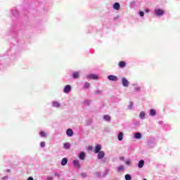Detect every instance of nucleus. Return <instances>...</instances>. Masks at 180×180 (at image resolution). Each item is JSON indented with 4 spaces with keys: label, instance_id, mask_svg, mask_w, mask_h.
Listing matches in <instances>:
<instances>
[{
    "label": "nucleus",
    "instance_id": "c85d7f7f",
    "mask_svg": "<svg viewBox=\"0 0 180 180\" xmlns=\"http://www.w3.org/2000/svg\"><path fill=\"white\" fill-rule=\"evenodd\" d=\"M103 119L105 122H110L112 120V117L109 115H104Z\"/></svg>",
    "mask_w": 180,
    "mask_h": 180
},
{
    "label": "nucleus",
    "instance_id": "603ef678",
    "mask_svg": "<svg viewBox=\"0 0 180 180\" xmlns=\"http://www.w3.org/2000/svg\"><path fill=\"white\" fill-rule=\"evenodd\" d=\"M27 180H34V179H33V176H29Z\"/></svg>",
    "mask_w": 180,
    "mask_h": 180
},
{
    "label": "nucleus",
    "instance_id": "72a5a7b5",
    "mask_svg": "<svg viewBox=\"0 0 180 180\" xmlns=\"http://www.w3.org/2000/svg\"><path fill=\"white\" fill-rule=\"evenodd\" d=\"M139 119H141V120H144V119H146V112L141 111L139 113Z\"/></svg>",
    "mask_w": 180,
    "mask_h": 180
},
{
    "label": "nucleus",
    "instance_id": "412c9836",
    "mask_svg": "<svg viewBox=\"0 0 180 180\" xmlns=\"http://www.w3.org/2000/svg\"><path fill=\"white\" fill-rule=\"evenodd\" d=\"M94 123V120L92 118H89L85 120L84 126H92V124Z\"/></svg>",
    "mask_w": 180,
    "mask_h": 180
},
{
    "label": "nucleus",
    "instance_id": "3c124183",
    "mask_svg": "<svg viewBox=\"0 0 180 180\" xmlns=\"http://www.w3.org/2000/svg\"><path fill=\"white\" fill-rule=\"evenodd\" d=\"M9 177L8 176H4V177H2V180H8Z\"/></svg>",
    "mask_w": 180,
    "mask_h": 180
},
{
    "label": "nucleus",
    "instance_id": "473e14b6",
    "mask_svg": "<svg viewBox=\"0 0 180 180\" xmlns=\"http://www.w3.org/2000/svg\"><path fill=\"white\" fill-rule=\"evenodd\" d=\"M91 88V83L86 82L83 85V89H89Z\"/></svg>",
    "mask_w": 180,
    "mask_h": 180
},
{
    "label": "nucleus",
    "instance_id": "f03ea898",
    "mask_svg": "<svg viewBox=\"0 0 180 180\" xmlns=\"http://www.w3.org/2000/svg\"><path fill=\"white\" fill-rule=\"evenodd\" d=\"M30 25L20 24V27L13 24L8 31V36H11L10 48L4 53L0 54V71L4 68V65L10 61H15L20 57V50H26V41L21 34H27L30 32Z\"/></svg>",
    "mask_w": 180,
    "mask_h": 180
},
{
    "label": "nucleus",
    "instance_id": "f3484780",
    "mask_svg": "<svg viewBox=\"0 0 180 180\" xmlns=\"http://www.w3.org/2000/svg\"><path fill=\"white\" fill-rule=\"evenodd\" d=\"M110 101L112 102V103H114V105H117V103H119L120 98H119V97L115 96H112L110 98Z\"/></svg>",
    "mask_w": 180,
    "mask_h": 180
},
{
    "label": "nucleus",
    "instance_id": "49530a36",
    "mask_svg": "<svg viewBox=\"0 0 180 180\" xmlns=\"http://www.w3.org/2000/svg\"><path fill=\"white\" fill-rule=\"evenodd\" d=\"M150 8H146L145 9V13H150Z\"/></svg>",
    "mask_w": 180,
    "mask_h": 180
},
{
    "label": "nucleus",
    "instance_id": "2f4dec72",
    "mask_svg": "<svg viewBox=\"0 0 180 180\" xmlns=\"http://www.w3.org/2000/svg\"><path fill=\"white\" fill-rule=\"evenodd\" d=\"M63 148H65V150H70L71 148V143H70V142L63 143Z\"/></svg>",
    "mask_w": 180,
    "mask_h": 180
},
{
    "label": "nucleus",
    "instance_id": "a18cd8bd",
    "mask_svg": "<svg viewBox=\"0 0 180 180\" xmlns=\"http://www.w3.org/2000/svg\"><path fill=\"white\" fill-rule=\"evenodd\" d=\"M81 176L82 178H86V176H87L86 173H85V172L81 173Z\"/></svg>",
    "mask_w": 180,
    "mask_h": 180
},
{
    "label": "nucleus",
    "instance_id": "0eeeda50",
    "mask_svg": "<svg viewBox=\"0 0 180 180\" xmlns=\"http://www.w3.org/2000/svg\"><path fill=\"white\" fill-rule=\"evenodd\" d=\"M70 77L72 79L77 80L79 79V77H81V72L80 71H71Z\"/></svg>",
    "mask_w": 180,
    "mask_h": 180
},
{
    "label": "nucleus",
    "instance_id": "de8ad7c7",
    "mask_svg": "<svg viewBox=\"0 0 180 180\" xmlns=\"http://www.w3.org/2000/svg\"><path fill=\"white\" fill-rule=\"evenodd\" d=\"M119 18H120V16L117 15V16L114 17L113 20L116 21V20H117V19H119Z\"/></svg>",
    "mask_w": 180,
    "mask_h": 180
},
{
    "label": "nucleus",
    "instance_id": "c756f323",
    "mask_svg": "<svg viewBox=\"0 0 180 180\" xmlns=\"http://www.w3.org/2000/svg\"><path fill=\"white\" fill-rule=\"evenodd\" d=\"M132 86H135L134 88V92H140V91H141V87L137 86L136 84H133Z\"/></svg>",
    "mask_w": 180,
    "mask_h": 180
},
{
    "label": "nucleus",
    "instance_id": "2eb2a0df",
    "mask_svg": "<svg viewBox=\"0 0 180 180\" xmlns=\"http://www.w3.org/2000/svg\"><path fill=\"white\" fill-rule=\"evenodd\" d=\"M102 151V145L100 143H97L94 149V154H98V153H101Z\"/></svg>",
    "mask_w": 180,
    "mask_h": 180
},
{
    "label": "nucleus",
    "instance_id": "ddd939ff",
    "mask_svg": "<svg viewBox=\"0 0 180 180\" xmlns=\"http://www.w3.org/2000/svg\"><path fill=\"white\" fill-rule=\"evenodd\" d=\"M77 157L80 161H84L85 158H86V153L82 150L77 154Z\"/></svg>",
    "mask_w": 180,
    "mask_h": 180
},
{
    "label": "nucleus",
    "instance_id": "a211bd4d",
    "mask_svg": "<svg viewBox=\"0 0 180 180\" xmlns=\"http://www.w3.org/2000/svg\"><path fill=\"white\" fill-rule=\"evenodd\" d=\"M118 67L119 68H126V67H127V63L125 60H120L118 63Z\"/></svg>",
    "mask_w": 180,
    "mask_h": 180
},
{
    "label": "nucleus",
    "instance_id": "c03bdc74",
    "mask_svg": "<svg viewBox=\"0 0 180 180\" xmlns=\"http://www.w3.org/2000/svg\"><path fill=\"white\" fill-rule=\"evenodd\" d=\"M94 150V147L92 146H89L87 147V151H92Z\"/></svg>",
    "mask_w": 180,
    "mask_h": 180
},
{
    "label": "nucleus",
    "instance_id": "f8f14e48",
    "mask_svg": "<svg viewBox=\"0 0 180 180\" xmlns=\"http://www.w3.org/2000/svg\"><path fill=\"white\" fill-rule=\"evenodd\" d=\"M121 84L122 86L124 88H129V85H130V82L126 77H122L121 79Z\"/></svg>",
    "mask_w": 180,
    "mask_h": 180
},
{
    "label": "nucleus",
    "instance_id": "4c0bfd02",
    "mask_svg": "<svg viewBox=\"0 0 180 180\" xmlns=\"http://www.w3.org/2000/svg\"><path fill=\"white\" fill-rule=\"evenodd\" d=\"M125 165H127L128 167H130L131 165V160L127 159L125 160Z\"/></svg>",
    "mask_w": 180,
    "mask_h": 180
},
{
    "label": "nucleus",
    "instance_id": "b1692460",
    "mask_svg": "<svg viewBox=\"0 0 180 180\" xmlns=\"http://www.w3.org/2000/svg\"><path fill=\"white\" fill-rule=\"evenodd\" d=\"M88 30H89V33H94V32H98V29H96V27L93 26H89Z\"/></svg>",
    "mask_w": 180,
    "mask_h": 180
},
{
    "label": "nucleus",
    "instance_id": "7c9ffc66",
    "mask_svg": "<svg viewBox=\"0 0 180 180\" xmlns=\"http://www.w3.org/2000/svg\"><path fill=\"white\" fill-rule=\"evenodd\" d=\"M117 172H124V165H120L117 167Z\"/></svg>",
    "mask_w": 180,
    "mask_h": 180
},
{
    "label": "nucleus",
    "instance_id": "e433bc0d",
    "mask_svg": "<svg viewBox=\"0 0 180 180\" xmlns=\"http://www.w3.org/2000/svg\"><path fill=\"white\" fill-rule=\"evenodd\" d=\"M133 106H134V103L133 101H129V105L127 107L129 110H131L133 109Z\"/></svg>",
    "mask_w": 180,
    "mask_h": 180
},
{
    "label": "nucleus",
    "instance_id": "f704fd0d",
    "mask_svg": "<svg viewBox=\"0 0 180 180\" xmlns=\"http://www.w3.org/2000/svg\"><path fill=\"white\" fill-rule=\"evenodd\" d=\"M144 160H140L138 162V168H143L144 167Z\"/></svg>",
    "mask_w": 180,
    "mask_h": 180
},
{
    "label": "nucleus",
    "instance_id": "9d476101",
    "mask_svg": "<svg viewBox=\"0 0 180 180\" xmlns=\"http://www.w3.org/2000/svg\"><path fill=\"white\" fill-rule=\"evenodd\" d=\"M86 78L87 79L96 80V79H99V75H98L97 74H95V73H91V74L86 75Z\"/></svg>",
    "mask_w": 180,
    "mask_h": 180
},
{
    "label": "nucleus",
    "instance_id": "a878e982",
    "mask_svg": "<svg viewBox=\"0 0 180 180\" xmlns=\"http://www.w3.org/2000/svg\"><path fill=\"white\" fill-rule=\"evenodd\" d=\"M123 137H124V134L123 131H120L117 135V139L119 141H123Z\"/></svg>",
    "mask_w": 180,
    "mask_h": 180
},
{
    "label": "nucleus",
    "instance_id": "1a4fd4ad",
    "mask_svg": "<svg viewBox=\"0 0 180 180\" xmlns=\"http://www.w3.org/2000/svg\"><path fill=\"white\" fill-rule=\"evenodd\" d=\"M72 164L73 167L76 168V169H81L82 165H81V162H79V160L78 159L73 160Z\"/></svg>",
    "mask_w": 180,
    "mask_h": 180
},
{
    "label": "nucleus",
    "instance_id": "cd10ccee",
    "mask_svg": "<svg viewBox=\"0 0 180 180\" xmlns=\"http://www.w3.org/2000/svg\"><path fill=\"white\" fill-rule=\"evenodd\" d=\"M68 164V159L67 158H63L60 162V165L63 167L67 165Z\"/></svg>",
    "mask_w": 180,
    "mask_h": 180
},
{
    "label": "nucleus",
    "instance_id": "f257e3e1",
    "mask_svg": "<svg viewBox=\"0 0 180 180\" xmlns=\"http://www.w3.org/2000/svg\"><path fill=\"white\" fill-rule=\"evenodd\" d=\"M43 9H44V5L40 1H37L34 6L32 4L24 3L11 8L9 11V16L12 20L10 29L12 25H15L19 28L22 23L31 27L27 34L38 30L40 21L36 18V16L40 15Z\"/></svg>",
    "mask_w": 180,
    "mask_h": 180
},
{
    "label": "nucleus",
    "instance_id": "4be33fe9",
    "mask_svg": "<svg viewBox=\"0 0 180 180\" xmlns=\"http://www.w3.org/2000/svg\"><path fill=\"white\" fill-rule=\"evenodd\" d=\"M149 116H150L151 117H154L155 116H157V110L154 108L150 109Z\"/></svg>",
    "mask_w": 180,
    "mask_h": 180
},
{
    "label": "nucleus",
    "instance_id": "393cba45",
    "mask_svg": "<svg viewBox=\"0 0 180 180\" xmlns=\"http://www.w3.org/2000/svg\"><path fill=\"white\" fill-rule=\"evenodd\" d=\"M91 103H92V100L91 99H86L82 102V105H84V106H89Z\"/></svg>",
    "mask_w": 180,
    "mask_h": 180
},
{
    "label": "nucleus",
    "instance_id": "09e8293b",
    "mask_svg": "<svg viewBox=\"0 0 180 180\" xmlns=\"http://www.w3.org/2000/svg\"><path fill=\"white\" fill-rule=\"evenodd\" d=\"M54 176H58V177H60V173H58V172H55V174H54Z\"/></svg>",
    "mask_w": 180,
    "mask_h": 180
},
{
    "label": "nucleus",
    "instance_id": "20e7f679",
    "mask_svg": "<svg viewBox=\"0 0 180 180\" xmlns=\"http://www.w3.org/2000/svg\"><path fill=\"white\" fill-rule=\"evenodd\" d=\"M109 172H110V169L109 167H105L103 174L101 172H96L94 174H95L96 178L101 179V178H106V176L109 175Z\"/></svg>",
    "mask_w": 180,
    "mask_h": 180
},
{
    "label": "nucleus",
    "instance_id": "5701e85b",
    "mask_svg": "<svg viewBox=\"0 0 180 180\" xmlns=\"http://www.w3.org/2000/svg\"><path fill=\"white\" fill-rule=\"evenodd\" d=\"M66 135L68 136V137H72V136H74V131L72 130V129L68 128L66 130Z\"/></svg>",
    "mask_w": 180,
    "mask_h": 180
},
{
    "label": "nucleus",
    "instance_id": "6e6552de",
    "mask_svg": "<svg viewBox=\"0 0 180 180\" xmlns=\"http://www.w3.org/2000/svg\"><path fill=\"white\" fill-rule=\"evenodd\" d=\"M139 6H140V2L139 0H134L129 4V8L131 9H136V8H139Z\"/></svg>",
    "mask_w": 180,
    "mask_h": 180
},
{
    "label": "nucleus",
    "instance_id": "79ce46f5",
    "mask_svg": "<svg viewBox=\"0 0 180 180\" xmlns=\"http://www.w3.org/2000/svg\"><path fill=\"white\" fill-rule=\"evenodd\" d=\"M133 124L135 127H138V126H140L141 123L140 121H135Z\"/></svg>",
    "mask_w": 180,
    "mask_h": 180
},
{
    "label": "nucleus",
    "instance_id": "aec40b11",
    "mask_svg": "<svg viewBox=\"0 0 180 180\" xmlns=\"http://www.w3.org/2000/svg\"><path fill=\"white\" fill-rule=\"evenodd\" d=\"M105 151L103 150L97 153V160H102L103 158H105Z\"/></svg>",
    "mask_w": 180,
    "mask_h": 180
},
{
    "label": "nucleus",
    "instance_id": "58836bf2",
    "mask_svg": "<svg viewBox=\"0 0 180 180\" xmlns=\"http://www.w3.org/2000/svg\"><path fill=\"white\" fill-rule=\"evenodd\" d=\"M102 90H99V89H96L94 92V95H102Z\"/></svg>",
    "mask_w": 180,
    "mask_h": 180
},
{
    "label": "nucleus",
    "instance_id": "bb28decb",
    "mask_svg": "<svg viewBox=\"0 0 180 180\" xmlns=\"http://www.w3.org/2000/svg\"><path fill=\"white\" fill-rule=\"evenodd\" d=\"M112 8L115 11H119V9H120V4L119 2L114 3L112 5Z\"/></svg>",
    "mask_w": 180,
    "mask_h": 180
},
{
    "label": "nucleus",
    "instance_id": "a19ab883",
    "mask_svg": "<svg viewBox=\"0 0 180 180\" xmlns=\"http://www.w3.org/2000/svg\"><path fill=\"white\" fill-rule=\"evenodd\" d=\"M125 180H131V174H127L124 176Z\"/></svg>",
    "mask_w": 180,
    "mask_h": 180
},
{
    "label": "nucleus",
    "instance_id": "c9c22d12",
    "mask_svg": "<svg viewBox=\"0 0 180 180\" xmlns=\"http://www.w3.org/2000/svg\"><path fill=\"white\" fill-rule=\"evenodd\" d=\"M39 134L40 137H42L44 139L47 137V133H46V131H40Z\"/></svg>",
    "mask_w": 180,
    "mask_h": 180
},
{
    "label": "nucleus",
    "instance_id": "864d4df0",
    "mask_svg": "<svg viewBox=\"0 0 180 180\" xmlns=\"http://www.w3.org/2000/svg\"><path fill=\"white\" fill-rule=\"evenodd\" d=\"M6 172H8V173L11 172V169H6Z\"/></svg>",
    "mask_w": 180,
    "mask_h": 180
},
{
    "label": "nucleus",
    "instance_id": "423d86ee",
    "mask_svg": "<svg viewBox=\"0 0 180 180\" xmlns=\"http://www.w3.org/2000/svg\"><path fill=\"white\" fill-rule=\"evenodd\" d=\"M158 125L161 126L165 131H171L172 129L169 124L164 123L162 121H158Z\"/></svg>",
    "mask_w": 180,
    "mask_h": 180
},
{
    "label": "nucleus",
    "instance_id": "7ed1b4c3",
    "mask_svg": "<svg viewBox=\"0 0 180 180\" xmlns=\"http://www.w3.org/2000/svg\"><path fill=\"white\" fill-rule=\"evenodd\" d=\"M147 148L153 149L157 146V138L149 136L146 138Z\"/></svg>",
    "mask_w": 180,
    "mask_h": 180
},
{
    "label": "nucleus",
    "instance_id": "8fccbe9b",
    "mask_svg": "<svg viewBox=\"0 0 180 180\" xmlns=\"http://www.w3.org/2000/svg\"><path fill=\"white\" fill-rule=\"evenodd\" d=\"M120 161H124V156H120Z\"/></svg>",
    "mask_w": 180,
    "mask_h": 180
},
{
    "label": "nucleus",
    "instance_id": "dca6fc26",
    "mask_svg": "<svg viewBox=\"0 0 180 180\" xmlns=\"http://www.w3.org/2000/svg\"><path fill=\"white\" fill-rule=\"evenodd\" d=\"M133 139H134V140H141V139H143V134L139 131L136 132L134 134Z\"/></svg>",
    "mask_w": 180,
    "mask_h": 180
},
{
    "label": "nucleus",
    "instance_id": "4468645a",
    "mask_svg": "<svg viewBox=\"0 0 180 180\" xmlns=\"http://www.w3.org/2000/svg\"><path fill=\"white\" fill-rule=\"evenodd\" d=\"M71 91H72V86L70 84H67L63 88V94H68Z\"/></svg>",
    "mask_w": 180,
    "mask_h": 180
},
{
    "label": "nucleus",
    "instance_id": "9b49d317",
    "mask_svg": "<svg viewBox=\"0 0 180 180\" xmlns=\"http://www.w3.org/2000/svg\"><path fill=\"white\" fill-rule=\"evenodd\" d=\"M107 79L112 82H117V81H119V77L115 75H110L107 76Z\"/></svg>",
    "mask_w": 180,
    "mask_h": 180
},
{
    "label": "nucleus",
    "instance_id": "ea45409f",
    "mask_svg": "<svg viewBox=\"0 0 180 180\" xmlns=\"http://www.w3.org/2000/svg\"><path fill=\"white\" fill-rule=\"evenodd\" d=\"M138 15L139 16H140V18H144V15H145L144 11H138Z\"/></svg>",
    "mask_w": 180,
    "mask_h": 180
},
{
    "label": "nucleus",
    "instance_id": "37998d69",
    "mask_svg": "<svg viewBox=\"0 0 180 180\" xmlns=\"http://www.w3.org/2000/svg\"><path fill=\"white\" fill-rule=\"evenodd\" d=\"M40 147H41V148H44V147H46V142L41 141L40 142Z\"/></svg>",
    "mask_w": 180,
    "mask_h": 180
},
{
    "label": "nucleus",
    "instance_id": "6ab92c4d",
    "mask_svg": "<svg viewBox=\"0 0 180 180\" xmlns=\"http://www.w3.org/2000/svg\"><path fill=\"white\" fill-rule=\"evenodd\" d=\"M52 108H56V109H59V108H61V103L57 101H53Z\"/></svg>",
    "mask_w": 180,
    "mask_h": 180
},
{
    "label": "nucleus",
    "instance_id": "6e6d98bb",
    "mask_svg": "<svg viewBox=\"0 0 180 180\" xmlns=\"http://www.w3.org/2000/svg\"><path fill=\"white\" fill-rule=\"evenodd\" d=\"M103 26H105L106 25V23L104 22H103Z\"/></svg>",
    "mask_w": 180,
    "mask_h": 180
},
{
    "label": "nucleus",
    "instance_id": "5fc2aeb1",
    "mask_svg": "<svg viewBox=\"0 0 180 180\" xmlns=\"http://www.w3.org/2000/svg\"><path fill=\"white\" fill-rule=\"evenodd\" d=\"M91 53V50L86 51V54H89Z\"/></svg>",
    "mask_w": 180,
    "mask_h": 180
},
{
    "label": "nucleus",
    "instance_id": "39448f33",
    "mask_svg": "<svg viewBox=\"0 0 180 180\" xmlns=\"http://www.w3.org/2000/svg\"><path fill=\"white\" fill-rule=\"evenodd\" d=\"M153 14L156 16V18H161L165 15V10L156 6L153 11Z\"/></svg>",
    "mask_w": 180,
    "mask_h": 180
},
{
    "label": "nucleus",
    "instance_id": "4d7b16f0",
    "mask_svg": "<svg viewBox=\"0 0 180 180\" xmlns=\"http://www.w3.org/2000/svg\"><path fill=\"white\" fill-rule=\"evenodd\" d=\"M103 162H105V160H103Z\"/></svg>",
    "mask_w": 180,
    "mask_h": 180
}]
</instances>
